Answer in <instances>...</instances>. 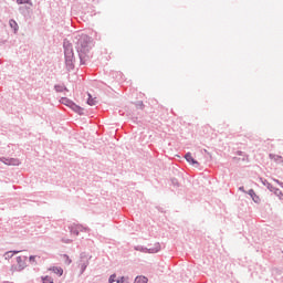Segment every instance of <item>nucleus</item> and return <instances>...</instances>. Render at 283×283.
<instances>
[{
    "label": "nucleus",
    "mask_w": 283,
    "mask_h": 283,
    "mask_svg": "<svg viewBox=\"0 0 283 283\" xmlns=\"http://www.w3.org/2000/svg\"><path fill=\"white\" fill-rule=\"evenodd\" d=\"M159 211H163V209L158 208Z\"/></svg>",
    "instance_id": "33"
},
{
    "label": "nucleus",
    "mask_w": 283,
    "mask_h": 283,
    "mask_svg": "<svg viewBox=\"0 0 283 283\" xmlns=\"http://www.w3.org/2000/svg\"><path fill=\"white\" fill-rule=\"evenodd\" d=\"M149 248L144 245H135L134 250L139 251L140 253H158L160 251V243L156 242L154 247L148 244Z\"/></svg>",
    "instance_id": "3"
},
{
    "label": "nucleus",
    "mask_w": 283,
    "mask_h": 283,
    "mask_svg": "<svg viewBox=\"0 0 283 283\" xmlns=\"http://www.w3.org/2000/svg\"><path fill=\"white\" fill-rule=\"evenodd\" d=\"M18 6H23V4H28V6H32V0H17Z\"/></svg>",
    "instance_id": "17"
},
{
    "label": "nucleus",
    "mask_w": 283,
    "mask_h": 283,
    "mask_svg": "<svg viewBox=\"0 0 283 283\" xmlns=\"http://www.w3.org/2000/svg\"><path fill=\"white\" fill-rule=\"evenodd\" d=\"M60 103L62 104V105H65L66 107H72V105L74 104V101H72V99H70V98H67V97H62L61 99H60Z\"/></svg>",
    "instance_id": "12"
},
{
    "label": "nucleus",
    "mask_w": 283,
    "mask_h": 283,
    "mask_svg": "<svg viewBox=\"0 0 283 283\" xmlns=\"http://www.w3.org/2000/svg\"><path fill=\"white\" fill-rule=\"evenodd\" d=\"M171 182H172V185H174L175 187H178V179L172 178V179H171Z\"/></svg>",
    "instance_id": "29"
},
{
    "label": "nucleus",
    "mask_w": 283,
    "mask_h": 283,
    "mask_svg": "<svg viewBox=\"0 0 283 283\" xmlns=\"http://www.w3.org/2000/svg\"><path fill=\"white\" fill-rule=\"evenodd\" d=\"M237 156H244V151L242 150L237 151Z\"/></svg>",
    "instance_id": "32"
},
{
    "label": "nucleus",
    "mask_w": 283,
    "mask_h": 283,
    "mask_svg": "<svg viewBox=\"0 0 283 283\" xmlns=\"http://www.w3.org/2000/svg\"><path fill=\"white\" fill-rule=\"evenodd\" d=\"M4 258H6V260H12V258H14V256L11 251H8V252H6Z\"/></svg>",
    "instance_id": "23"
},
{
    "label": "nucleus",
    "mask_w": 283,
    "mask_h": 283,
    "mask_svg": "<svg viewBox=\"0 0 283 283\" xmlns=\"http://www.w3.org/2000/svg\"><path fill=\"white\" fill-rule=\"evenodd\" d=\"M274 182H276V185L279 187H282V189H283V182L282 181H280L279 179H274Z\"/></svg>",
    "instance_id": "28"
},
{
    "label": "nucleus",
    "mask_w": 283,
    "mask_h": 283,
    "mask_svg": "<svg viewBox=\"0 0 283 283\" xmlns=\"http://www.w3.org/2000/svg\"><path fill=\"white\" fill-rule=\"evenodd\" d=\"M90 265V262H84L81 264V274L85 273V270L87 269V266Z\"/></svg>",
    "instance_id": "19"
},
{
    "label": "nucleus",
    "mask_w": 283,
    "mask_h": 283,
    "mask_svg": "<svg viewBox=\"0 0 283 283\" xmlns=\"http://www.w3.org/2000/svg\"><path fill=\"white\" fill-rule=\"evenodd\" d=\"M53 273H56V275H63V270L61 268H53Z\"/></svg>",
    "instance_id": "21"
},
{
    "label": "nucleus",
    "mask_w": 283,
    "mask_h": 283,
    "mask_svg": "<svg viewBox=\"0 0 283 283\" xmlns=\"http://www.w3.org/2000/svg\"><path fill=\"white\" fill-rule=\"evenodd\" d=\"M247 193H248V196H250V198L253 200V202H255V205H260V202H261L260 196H258L255 193V190L250 189Z\"/></svg>",
    "instance_id": "9"
},
{
    "label": "nucleus",
    "mask_w": 283,
    "mask_h": 283,
    "mask_svg": "<svg viewBox=\"0 0 283 283\" xmlns=\"http://www.w3.org/2000/svg\"><path fill=\"white\" fill-rule=\"evenodd\" d=\"M69 229H70V233L72 235H78V233H81V231H85V232L90 231V229H87L81 224H75V223L71 224L69 227Z\"/></svg>",
    "instance_id": "5"
},
{
    "label": "nucleus",
    "mask_w": 283,
    "mask_h": 283,
    "mask_svg": "<svg viewBox=\"0 0 283 283\" xmlns=\"http://www.w3.org/2000/svg\"><path fill=\"white\" fill-rule=\"evenodd\" d=\"M269 158H270V160H274V163H279V164L283 163V157L280 155L270 154Z\"/></svg>",
    "instance_id": "13"
},
{
    "label": "nucleus",
    "mask_w": 283,
    "mask_h": 283,
    "mask_svg": "<svg viewBox=\"0 0 283 283\" xmlns=\"http://www.w3.org/2000/svg\"><path fill=\"white\" fill-rule=\"evenodd\" d=\"M261 182L262 185H264V187H266V189H269V191H271L275 196H282V190H280V188H275L273 185H271V182H269V180L261 178Z\"/></svg>",
    "instance_id": "4"
},
{
    "label": "nucleus",
    "mask_w": 283,
    "mask_h": 283,
    "mask_svg": "<svg viewBox=\"0 0 283 283\" xmlns=\"http://www.w3.org/2000/svg\"><path fill=\"white\" fill-rule=\"evenodd\" d=\"M29 262H30L31 264H36V255H30V256H29Z\"/></svg>",
    "instance_id": "24"
},
{
    "label": "nucleus",
    "mask_w": 283,
    "mask_h": 283,
    "mask_svg": "<svg viewBox=\"0 0 283 283\" xmlns=\"http://www.w3.org/2000/svg\"><path fill=\"white\" fill-rule=\"evenodd\" d=\"M63 49L66 70L67 72H72V70H74V61H76V59L74 57V48L67 39L63 42Z\"/></svg>",
    "instance_id": "2"
},
{
    "label": "nucleus",
    "mask_w": 283,
    "mask_h": 283,
    "mask_svg": "<svg viewBox=\"0 0 283 283\" xmlns=\"http://www.w3.org/2000/svg\"><path fill=\"white\" fill-rule=\"evenodd\" d=\"M54 90H55V92H57V93L67 92V87H66L65 85H61V84H55V85H54Z\"/></svg>",
    "instance_id": "15"
},
{
    "label": "nucleus",
    "mask_w": 283,
    "mask_h": 283,
    "mask_svg": "<svg viewBox=\"0 0 283 283\" xmlns=\"http://www.w3.org/2000/svg\"><path fill=\"white\" fill-rule=\"evenodd\" d=\"M25 260H28V256H17L18 266L14 268V271H23L28 264L25 263Z\"/></svg>",
    "instance_id": "7"
},
{
    "label": "nucleus",
    "mask_w": 283,
    "mask_h": 283,
    "mask_svg": "<svg viewBox=\"0 0 283 283\" xmlns=\"http://www.w3.org/2000/svg\"><path fill=\"white\" fill-rule=\"evenodd\" d=\"M185 159L187 160V163H189V165H200V164L198 163V160H196V159L193 158V156L191 155V153H187V154L185 155Z\"/></svg>",
    "instance_id": "11"
},
{
    "label": "nucleus",
    "mask_w": 283,
    "mask_h": 283,
    "mask_svg": "<svg viewBox=\"0 0 283 283\" xmlns=\"http://www.w3.org/2000/svg\"><path fill=\"white\" fill-rule=\"evenodd\" d=\"M8 43V40L4 38H0V45H6Z\"/></svg>",
    "instance_id": "27"
},
{
    "label": "nucleus",
    "mask_w": 283,
    "mask_h": 283,
    "mask_svg": "<svg viewBox=\"0 0 283 283\" xmlns=\"http://www.w3.org/2000/svg\"><path fill=\"white\" fill-rule=\"evenodd\" d=\"M75 41V50L78 54L80 64L85 65L90 61V52L94 48V41L87 34L76 35Z\"/></svg>",
    "instance_id": "1"
},
{
    "label": "nucleus",
    "mask_w": 283,
    "mask_h": 283,
    "mask_svg": "<svg viewBox=\"0 0 283 283\" xmlns=\"http://www.w3.org/2000/svg\"><path fill=\"white\" fill-rule=\"evenodd\" d=\"M42 282L43 283H54V280L50 276H44V277H42Z\"/></svg>",
    "instance_id": "20"
},
{
    "label": "nucleus",
    "mask_w": 283,
    "mask_h": 283,
    "mask_svg": "<svg viewBox=\"0 0 283 283\" xmlns=\"http://www.w3.org/2000/svg\"><path fill=\"white\" fill-rule=\"evenodd\" d=\"M135 107H136L137 109H144V108H145V104L143 103V101H137V102L135 103Z\"/></svg>",
    "instance_id": "18"
},
{
    "label": "nucleus",
    "mask_w": 283,
    "mask_h": 283,
    "mask_svg": "<svg viewBox=\"0 0 283 283\" xmlns=\"http://www.w3.org/2000/svg\"><path fill=\"white\" fill-rule=\"evenodd\" d=\"M149 282V279H147V276L145 275H138L135 277L134 283H147Z\"/></svg>",
    "instance_id": "14"
},
{
    "label": "nucleus",
    "mask_w": 283,
    "mask_h": 283,
    "mask_svg": "<svg viewBox=\"0 0 283 283\" xmlns=\"http://www.w3.org/2000/svg\"><path fill=\"white\" fill-rule=\"evenodd\" d=\"M239 191H242L243 193H248L247 190H244V186L239 187Z\"/></svg>",
    "instance_id": "31"
},
{
    "label": "nucleus",
    "mask_w": 283,
    "mask_h": 283,
    "mask_svg": "<svg viewBox=\"0 0 283 283\" xmlns=\"http://www.w3.org/2000/svg\"><path fill=\"white\" fill-rule=\"evenodd\" d=\"M63 256L66 259V264H72V259H70L67 254H64Z\"/></svg>",
    "instance_id": "26"
},
{
    "label": "nucleus",
    "mask_w": 283,
    "mask_h": 283,
    "mask_svg": "<svg viewBox=\"0 0 283 283\" xmlns=\"http://www.w3.org/2000/svg\"><path fill=\"white\" fill-rule=\"evenodd\" d=\"M70 109H72L73 112H75V114H78L80 116L85 115V108L76 105V103H74V102H73L72 106L70 107Z\"/></svg>",
    "instance_id": "8"
},
{
    "label": "nucleus",
    "mask_w": 283,
    "mask_h": 283,
    "mask_svg": "<svg viewBox=\"0 0 283 283\" xmlns=\"http://www.w3.org/2000/svg\"><path fill=\"white\" fill-rule=\"evenodd\" d=\"M87 105H90L91 107H94V105H96V98L92 97V94L88 93V98H87Z\"/></svg>",
    "instance_id": "16"
},
{
    "label": "nucleus",
    "mask_w": 283,
    "mask_h": 283,
    "mask_svg": "<svg viewBox=\"0 0 283 283\" xmlns=\"http://www.w3.org/2000/svg\"><path fill=\"white\" fill-rule=\"evenodd\" d=\"M9 25L13 30V34L19 33V23H17V20L14 19L9 20Z\"/></svg>",
    "instance_id": "10"
},
{
    "label": "nucleus",
    "mask_w": 283,
    "mask_h": 283,
    "mask_svg": "<svg viewBox=\"0 0 283 283\" xmlns=\"http://www.w3.org/2000/svg\"><path fill=\"white\" fill-rule=\"evenodd\" d=\"M11 252V255H17V253H21V251L19 250H13V251H10Z\"/></svg>",
    "instance_id": "30"
},
{
    "label": "nucleus",
    "mask_w": 283,
    "mask_h": 283,
    "mask_svg": "<svg viewBox=\"0 0 283 283\" xmlns=\"http://www.w3.org/2000/svg\"><path fill=\"white\" fill-rule=\"evenodd\" d=\"M116 282V274H112L108 279V283H114Z\"/></svg>",
    "instance_id": "25"
},
{
    "label": "nucleus",
    "mask_w": 283,
    "mask_h": 283,
    "mask_svg": "<svg viewBox=\"0 0 283 283\" xmlns=\"http://www.w3.org/2000/svg\"><path fill=\"white\" fill-rule=\"evenodd\" d=\"M159 211H163V209L158 208Z\"/></svg>",
    "instance_id": "34"
},
{
    "label": "nucleus",
    "mask_w": 283,
    "mask_h": 283,
    "mask_svg": "<svg viewBox=\"0 0 283 283\" xmlns=\"http://www.w3.org/2000/svg\"><path fill=\"white\" fill-rule=\"evenodd\" d=\"M0 163H3L4 165L11 166V167H19L21 165V161L18 158L1 157Z\"/></svg>",
    "instance_id": "6"
},
{
    "label": "nucleus",
    "mask_w": 283,
    "mask_h": 283,
    "mask_svg": "<svg viewBox=\"0 0 283 283\" xmlns=\"http://www.w3.org/2000/svg\"><path fill=\"white\" fill-rule=\"evenodd\" d=\"M117 282H119V283H129V277H127V276H120V279L117 280Z\"/></svg>",
    "instance_id": "22"
}]
</instances>
